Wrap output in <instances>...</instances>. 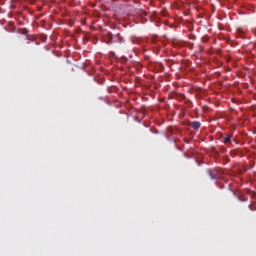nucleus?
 <instances>
[{
  "label": "nucleus",
  "instance_id": "nucleus-1",
  "mask_svg": "<svg viewBox=\"0 0 256 256\" xmlns=\"http://www.w3.org/2000/svg\"><path fill=\"white\" fill-rule=\"evenodd\" d=\"M207 174L212 180L221 179V169L219 168L208 169Z\"/></svg>",
  "mask_w": 256,
  "mask_h": 256
},
{
  "label": "nucleus",
  "instance_id": "nucleus-2",
  "mask_svg": "<svg viewBox=\"0 0 256 256\" xmlns=\"http://www.w3.org/2000/svg\"><path fill=\"white\" fill-rule=\"evenodd\" d=\"M221 139H222V143H224V145H230L231 139H233V135H231V134L222 135Z\"/></svg>",
  "mask_w": 256,
  "mask_h": 256
},
{
  "label": "nucleus",
  "instance_id": "nucleus-3",
  "mask_svg": "<svg viewBox=\"0 0 256 256\" xmlns=\"http://www.w3.org/2000/svg\"><path fill=\"white\" fill-rule=\"evenodd\" d=\"M190 127H192V129H201V122L199 121H193L190 122Z\"/></svg>",
  "mask_w": 256,
  "mask_h": 256
},
{
  "label": "nucleus",
  "instance_id": "nucleus-4",
  "mask_svg": "<svg viewBox=\"0 0 256 256\" xmlns=\"http://www.w3.org/2000/svg\"><path fill=\"white\" fill-rule=\"evenodd\" d=\"M239 201H247V199H245L243 197H239Z\"/></svg>",
  "mask_w": 256,
  "mask_h": 256
},
{
  "label": "nucleus",
  "instance_id": "nucleus-5",
  "mask_svg": "<svg viewBox=\"0 0 256 256\" xmlns=\"http://www.w3.org/2000/svg\"><path fill=\"white\" fill-rule=\"evenodd\" d=\"M249 209H250L251 211H255V209H253V206H251V205H249Z\"/></svg>",
  "mask_w": 256,
  "mask_h": 256
},
{
  "label": "nucleus",
  "instance_id": "nucleus-6",
  "mask_svg": "<svg viewBox=\"0 0 256 256\" xmlns=\"http://www.w3.org/2000/svg\"><path fill=\"white\" fill-rule=\"evenodd\" d=\"M238 33H243V30L241 28H238Z\"/></svg>",
  "mask_w": 256,
  "mask_h": 256
}]
</instances>
